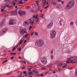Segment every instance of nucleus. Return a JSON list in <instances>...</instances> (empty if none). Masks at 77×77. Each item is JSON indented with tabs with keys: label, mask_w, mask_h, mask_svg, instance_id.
Here are the masks:
<instances>
[{
	"label": "nucleus",
	"mask_w": 77,
	"mask_h": 77,
	"mask_svg": "<svg viewBox=\"0 0 77 77\" xmlns=\"http://www.w3.org/2000/svg\"><path fill=\"white\" fill-rule=\"evenodd\" d=\"M32 26H29V30H30V29H32Z\"/></svg>",
	"instance_id": "nucleus-32"
},
{
	"label": "nucleus",
	"mask_w": 77,
	"mask_h": 77,
	"mask_svg": "<svg viewBox=\"0 0 77 77\" xmlns=\"http://www.w3.org/2000/svg\"><path fill=\"white\" fill-rule=\"evenodd\" d=\"M26 14L25 11H23L21 10H19L18 14L20 16H23V15H25V14Z\"/></svg>",
	"instance_id": "nucleus-6"
},
{
	"label": "nucleus",
	"mask_w": 77,
	"mask_h": 77,
	"mask_svg": "<svg viewBox=\"0 0 77 77\" xmlns=\"http://www.w3.org/2000/svg\"><path fill=\"white\" fill-rule=\"evenodd\" d=\"M52 65H53V63H51V64H49L48 65L49 66H51Z\"/></svg>",
	"instance_id": "nucleus-45"
},
{
	"label": "nucleus",
	"mask_w": 77,
	"mask_h": 77,
	"mask_svg": "<svg viewBox=\"0 0 77 77\" xmlns=\"http://www.w3.org/2000/svg\"><path fill=\"white\" fill-rule=\"evenodd\" d=\"M15 47H14L13 48L12 51H14L15 50Z\"/></svg>",
	"instance_id": "nucleus-48"
},
{
	"label": "nucleus",
	"mask_w": 77,
	"mask_h": 77,
	"mask_svg": "<svg viewBox=\"0 0 77 77\" xmlns=\"http://www.w3.org/2000/svg\"><path fill=\"white\" fill-rule=\"evenodd\" d=\"M57 8H60V5L59 4H57L56 5Z\"/></svg>",
	"instance_id": "nucleus-14"
},
{
	"label": "nucleus",
	"mask_w": 77,
	"mask_h": 77,
	"mask_svg": "<svg viewBox=\"0 0 77 77\" xmlns=\"http://www.w3.org/2000/svg\"><path fill=\"white\" fill-rule=\"evenodd\" d=\"M20 4H21V5H23V2H22L21 1H20Z\"/></svg>",
	"instance_id": "nucleus-37"
},
{
	"label": "nucleus",
	"mask_w": 77,
	"mask_h": 77,
	"mask_svg": "<svg viewBox=\"0 0 77 77\" xmlns=\"http://www.w3.org/2000/svg\"><path fill=\"white\" fill-rule=\"evenodd\" d=\"M33 18H35V19H37V18H38V14H36L35 15H34Z\"/></svg>",
	"instance_id": "nucleus-13"
},
{
	"label": "nucleus",
	"mask_w": 77,
	"mask_h": 77,
	"mask_svg": "<svg viewBox=\"0 0 77 77\" xmlns=\"http://www.w3.org/2000/svg\"><path fill=\"white\" fill-rule=\"evenodd\" d=\"M24 30H26V29L25 28L24 29H20L19 30L20 33L21 34V35H24V32L26 33H27V32H26Z\"/></svg>",
	"instance_id": "nucleus-5"
},
{
	"label": "nucleus",
	"mask_w": 77,
	"mask_h": 77,
	"mask_svg": "<svg viewBox=\"0 0 77 77\" xmlns=\"http://www.w3.org/2000/svg\"><path fill=\"white\" fill-rule=\"evenodd\" d=\"M9 24L10 25H14V21L13 19H11L9 20Z\"/></svg>",
	"instance_id": "nucleus-10"
},
{
	"label": "nucleus",
	"mask_w": 77,
	"mask_h": 77,
	"mask_svg": "<svg viewBox=\"0 0 77 77\" xmlns=\"http://www.w3.org/2000/svg\"><path fill=\"white\" fill-rule=\"evenodd\" d=\"M3 33L2 31H1L0 32V36L2 35L3 34Z\"/></svg>",
	"instance_id": "nucleus-22"
},
{
	"label": "nucleus",
	"mask_w": 77,
	"mask_h": 77,
	"mask_svg": "<svg viewBox=\"0 0 77 77\" xmlns=\"http://www.w3.org/2000/svg\"><path fill=\"white\" fill-rule=\"evenodd\" d=\"M46 3H47V0H45L43 3V6H45V4H46Z\"/></svg>",
	"instance_id": "nucleus-17"
},
{
	"label": "nucleus",
	"mask_w": 77,
	"mask_h": 77,
	"mask_svg": "<svg viewBox=\"0 0 77 77\" xmlns=\"http://www.w3.org/2000/svg\"><path fill=\"white\" fill-rule=\"evenodd\" d=\"M69 6L70 7V8L73 7L74 6V5H75V2L73 1H71L69 2L68 4Z\"/></svg>",
	"instance_id": "nucleus-3"
},
{
	"label": "nucleus",
	"mask_w": 77,
	"mask_h": 77,
	"mask_svg": "<svg viewBox=\"0 0 77 77\" xmlns=\"http://www.w3.org/2000/svg\"><path fill=\"white\" fill-rule=\"evenodd\" d=\"M26 9H30V7L29 6H28L26 7Z\"/></svg>",
	"instance_id": "nucleus-27"
},
{
	"label": "nucleus",
	"mask_w": 77,
	"mask_h": 77,
	"mask_svg": "<svg viewBox=\"0 0 77 77\" xmlns=\"http://www.w3.org/2000/svg\"><path fill=\"white\" fill-rule=\"evenodd\" d=\"M44 44V42L39 40L35 43V45L37 47H42Z\"/></svg>",
	"instance_id": "nucleus-1"
},
{
	"label": "nucleus",
	"mask_w": 77,
	"mask_h": 77,
	"mask_svg": "<svg viewBox=\"0 0 77 77\" xmlns=\"http://www.w3.org/2000/svg\"><path fill=\"white\" fill-rule=\"evenodd\" d=\"M36 4H34L33 5V6H34V7H36Z\"/></svg>",
	"instance_id": "nucleus-51"
},
{
	"label": "nucleus",
	"mask_w": 77,
	"mask_h": 77,
	"mask_svg": "<svg viewBox=\"0 0 77 77\" xmlns=\"http://www.w3.org/2000/svg\"><path fill=\"white\" fill-rule=\"evenodd\" d=\"M11 1V0H5V2H6V3L10 2Z\"/></svg>",
	"instance_id": "nucleus-16"
},
{
	"label": "nucleus",
	"mask_w": 77,
	"mask_h": 77,
	"mask_svg": "<svg viewBox=\"0 0 77 77\" xmlns=\"http://www.w3.org/2000/svg\"><path fill=\"white\" fill-rule=\"evenodd\" d=\"M26 42H27V40H25L24 41V43H26Z\"/></svg>",
	"instance_id": "nucleus-64"
},
{
	"label": "nucleus",
	"mask_w": 77,
	"mask_h": 77,
	"mask_svg": "<svg viewBox=\"0 0 77 77\" xmlns=\"http://www.w3.org/2000/svg\"><path fill=\"white\" fill-rule=\"evenodd\" d=\"M11 72H9L8 73H7V75H11Z\"/></svg>",
	"instance_id": "nucleus-40"
},
{
	"label": "nucleus",
	"mask_w": 77,
	"mask_h": 77,
	"mask_svg": "<svg viewBox=\"0 0 77 77\" xmlns=\"http://www.w3.org/2000/svg\"><path fill=\"white\" fill-rule=\"evenodd\" d=\"M7 7H8V8H10V6L9 5H7Z\"/></svg>",
	"instance_id": "nucleus-53"
},
{
	"label": "nucleus",
	"mask_w": 77,
	"mask_h": 77,
	"mask_svg": "<svg viewBox=\"0 0 77 77\" xmlns=\"http://www.w3.org/2000/svg\"><path fill=\"white\" fill-rule=\"evenodd\" d=\"M7 30H8V29L6 28H5L2 29V32L4 33H6L7 32Z\"/></svg>",
	"instance_id": "nucleus-11"
},
{
	"label": "nucleus",
	"mask_w": 77,
	"mask_h": 77,
	"mask_svg": "<svg viewBox=\"0 0 77 77\" xmlns=\"http://www.w3.org/2000/svg\"><path fill=\"white\" fill-rule=\"evenodd\" d=\"M63 21H64L63 19H61L60 20V22H63Z\"/></svg>",
	"instance_id": "nucleus-41"
},
{
	"label": "nucleus",
	"mask_w": 77,
	"mask_h": 77,
	"mask_svg": "<svg viewBox=\"0 0 77 77\" xmlns=\"http://www.w3.org/2000/svg\"><path fill=\"white\" fill-rule=\"evenodd\" d=\"M69 5L67 4V5L65 7V9L66 10H68V9H70V7H69Z\"/></svg>",
	"instance_id": "nucleus-12"
},
{
	"label": "nucleus",
	"mask_w": 77,
	"mask_h": 77,
	"mask_svg": "<svg viewBox=\"0 0 77 77\" xmlns=\"http://www.w3.org/2000/svg\"><path fill=\"white\" fill-rule=\"evenodd\" d=\"M27 21L29 22V24H30L31 25L33 26V25L34 23H35V21H36V20H32V19H31V18H30L29 19V20H28Z\"/></svg>",
	"instance_id": "nucleus-7"
},
{
	"label": "nucleus",
	"mask_w": 77,
	"mask_h": 77,
	"mask_svg": "<svg viewBox=\"0 0 77 77\" xmlns=\"http://www.w3.org/2000/svg\"><path fill=\"white\" fill-rule=\"evenodd\" d=\"M41 62L43 63L44 65H46L47 63V58L43 57V58H42V60H41Z\"/></svg>",
	"instance_id": "nucleus-4"
},
{
	"label": "nucleus",
	"mask_w": 77,
	"mask_h": 77,
	"mask_svg": "<svg viewBox=\"0 0 77 77\" xmlns=\"http://www.w3.org/2000/svg\"><path fill=\"white\" fill-rule=\"evenodd\" d=\"M14 58V57H11L10 58V59L12 60Z\"/></svg>",
	"instance_id": "nucleus-38"
},
{
	"label": "nucleus",
	"mask_w": 77,
	"mask_h": 77,
	"mask_svg": "<svg viewBox=\"0 0 77 77\" xmlns=\"http://www.w3.org/2000/svg\"><path fill=\"white\" fill-rule=\"evenodd\" d=\"M32 73V72H29V75H30Z\"/></svg>",
	"instance_id": "nucleus-42"
},
{
	"label": "nucleus",
	"mask_w": 77,
	"mask_h": 77,
	"mask_svg": "<svg viewBox=\"0 0 77 77\" xmlns=\"http://www.w3.org/2000/svg\"><path fill=\"white\" fill-rule=\"evenodd\" d=\"M23 39H21V40L20 41V42H19V44H22V43H23V41L22 40Z\"/></svg>",
	"instance_id": "nucleus-15"
},
{
	"label": "nucleus",
	"mask_w": 77,
	"mask_h": 77,
	"mask_svg": "<svg viewBox=\"0 0 77 77\" xmlns=\"http://www.w3.org/2000/svg\"><path fill=\"white\" fill-rule=\"evenodd\" d=\"M28 35H29V34H27L25 35V38H27V36H28Z\"/></svg>",
	"instance_id": "nucleus-31"
},
{
	"label": "nucleus",
	"mask_w": 77,
	"mask_h": 77,
	"mask_svg": "<svg viewBox=\"0 0 77 77\" xmlns=\"http://www.w3.org/2000/svg\"><path fill=\"white\" fill-rule=\"evenodd\" d=\"M36 5H39V1H36Z\"/></svg>",
	"instance_id": "nucleus-28"
},
{
	"label": "nucleus",
	"mask_w": 77,
	"mask_h": 77,
	"mask_svg": "<svg viewBox=\"0 0 77 77\" xmlns=\"http://www.w3.org/2000/svg\"><path fill=\"white\" fill-rule=\"evenodd\" d=\"M17 10H14V11H11V16L12 15H17Z\"/></svg>",
	"instance_id": "nucleus-8"
},
{
	"label": "nucleus",
	"mask_w": 77,
	"mask_h": 77,
	"mask_svg": "<svg viewBox=\"0 0 77 77\" xmlns=\"http://www.w3.org/2000/svg\"><path fill=\"white\" fill-rule=\"evenodd\" d=\"M75 76L77 77V68H76V70L75 71Z\"/></svg>",
	"instance_id": "nucleus-18"
},
{
	"label": "nucleus",
	"mask_w": 77,
	"mask_h": 77,
	"mask_svg": "<svg viewBox=\"0 0 77 77\" xmlns=\"http://www.w3.org/2000/svg\"><path fill=\"white\" fill-rule=\"evenodd\" d=\"M44 16V14H42V15L41 16L42 18H43V16Z\"/></svg>",
	"instance_id": "nucleus-60"
},
{
	"label": "nucleus",
	"mask_w": 77,
	"mask_h": 77,
	"mask_svg": "<svg viewBox=\"0 0 77 77\" xmlns=\"http://www.w3.org/2000/svg\"><path fill=\"white\" fill-rule=\"evenodd\" d=\"M3 11H4V9L2 8V9L1 11H2V12H3Z\"/></svg>",
	"instance_id": "nucleus-61"
},
{
	"label": "nucleus",
	"mask_w": 77,
	"mask_h": 77,
	"mask_svg": "<svg viewBox=\"0 0 77 77\" xmlns=\"http://www.w3.org/2000/svg\"><path fill=\"white\" fill-rule=\"evenodd\" d=\"M49 7V5H48L47 6L45 7V9H47V8H48Z\"/></svg>",
	"instance_id": "nucleus-34"
},
{
	"label": "nucleus",
	"mask_w": 77,
	"mask_h": 77,
	"mask_svg": "<svg viewBox=\"0 0 77 77\" xmlns=\"http://www.w3.org/2000/svg\"><path fill=\"white\" fill-rule=\"evenodd\" d=\"M65 65V63H61L59 65L60 66H62V65Z\"/></svg>",
	"instance_id": "nucleus-21"
},
{
	"label": "nucleus",
	"mask_w": 77,
	"mask_h": 77,
	"mask_svg": "<svg viewBox=\"0 0 77 77\" xmlns=\"http://www.w3.org/2000/svg\"><path fill=\"white\" fill-rule=\"evenodd\" d=\"M25 67H23L21 68V69H25Z\"/></svg>",
	"instance_id": "nucleus-63"
},
{
	"label": "nucleus",
	"mask_w": 77,
	"mask_h": 77,
	"mask_svg": "<svg viewBox=\"0 0 77 77\" xmlns=\"http://www.w3.org/2000/svg\"><path fill=\"white\" fill-rule=\"evenodd\" d=\"M26 73H27V72L26 71H24L23 72V74H26Z\"/></svg>",
	"instance_id": "nucleus-46"
},
{
	"label": "nucleus",
	"mask_w": 77,
	"mask_h": 77,
	"mask_svg": "<svg viewBox=\"0 0 77 77\" xmlns=\"http://www.w3.org/2000/svg\"><path fill=\"white\" fill-rule=\"evenodd\" d=\"M17 50L19 51H20L21 50V47H20V48H18Z\"/></svg>",
	"instance_id": "nucleus-24"
},
{
	"label": "nucleus",
	"mask_w": 77,
	"mask_h": 77,
	"mask_svg": "<svg viewBox=\"0 0 77 77\" xmlns=\"http://www.w3.org/2000/svg\"><path fill=\"white\" fill-rule=\"evenodd\" d=\"M48 72H45V75L47 74H48Z\"/></svg>",
	"instance_id": "nucleus-58"
},
{
	"label": "nucleus",
	"mask_w": 77,
	"mask_h": 77,
	"mask_svg": "<svg viewBox=\"0 0 77 77\" xmlns=\"http://www.w3.org/2000/svg\"><path fill=\"white\" fill-rule=\"evenodd\" d=\"M29 38H30V37L28 36L27 37V40H29Z\"/></svg>",
	"instance_id": "nucleus-54"
},
{
	"label": "nucleus",
	"mask_w": 77,
	"mask_h": 77,
	"mask_svg": "<svg viewBox=\"0 0 77 77\" xmlns=\"http://www.w3.org/2000/svg\"><path fill=\"white\" fill-rule=\"evenodd\" d=\"M12 5L13 6H15V2H12Z\"/></svg>",
	"instance_id": "nucleus-30"
},
{
	"label": "nucleus",
	"mask_w": 77,
	"mask_h": 77,
	"mask_svg": "<svg viewBox=\"0 0 77 77\" xmlns=\"http://www.w3.org/2000/svg\"><path fill=\"white\" fill-rule=\"evenodd\" d=\"M25 24H26V25H27V26H28V25H29V22L28 21L27 22H25Z\"/></svg>",
	"instance_id": "nucleus-26"
},
{
	"label": "nucleus",
	"mask_w": 77,
	"mask_h": 77,
	"mask_svg": "<svg viewBox=\"0 0 77 77\" xmlns=\"http://www.w3.org/2000/svg\"><path fill=\"white\" fill-rule=\"evenodd\" d=\"M40 75H41V76H44V75L43 74H42Z\"/></svg>",
	"instance_id": "nucleus-55"
},
{
	"label": "nucleus",
	"mask_w": 77,
	"mask_h": 77,
	"mask_svg": "<svg viewBox=\"0 0 77 77\" xmlns=\"http://www.w3.org/2000/svg\"><path fill=\"white\" fill-rule=\"evenodd\" d=\"M6 7H7V5H5L2 6V8H4V9H5Z\"/></svg>",
	"instance_id": "nucleus-19"
},
{
	"label": "nucleus",
	"mask_w": 77,
	"mask_h": 77,
	"mask_svg": "<svg viewBox=\"0 0 77 77\" xmlns=\"http://www.w3.org/2000/svg\"><path fill=\"white\" fill-rule=\"evenodd\" d=\"M35 72V73H36V74H38V73H39V72L36 71H35V70H33V72Z\"/></svg>",
	"instance_id": "nucleus-23"
},
{
	"label": "nucleus",
	"mask_w": 77,
	"mask_h": 77,
	"mask_svg": "<svg viewBox=\"0 0 77 77\" xmlns=\"http://www.w3.org/2000/svg\"><path fill=\"white\" fill-rule=\"evenodd\" d=\"M62 0H58V2H62Z\"/></svg>",
	"instance_id": "nucleus-57"
},
{
	"label": "nucleus",
	"mask_w": 77,
	"mask_h": 77,
	"mask_svg": "<svg viewBox=\"0 0 77 77\" xmlns=\"http://www.w3.org/2000/svg\"><path fill=\"white\" fill-rule=\"evenodd\" d=\"M15 55V54H16V52H14V53H10V55Z\"/></svg>",
	"instance_id": "nucleus-20"
},
{
	"label": "nucleus",
	"mask_w": 77,
	"mask_h": 77,
	"mask_svg": "<svg viewBox=\"0 0 77 77\" xmlns=\"http://www.w3.org/2000/svg\"><path fill=\"white\" fill-rule=\"evenodd\" d=\"M40 7H38V9L37 10V11H39L40 10Z\"/></svg>",
	"instance_id": "nucleus-59"
},
{
	"label": "nucleus",
	"mask_w": 77,
	"mask_h": 77,
	"mask_svg": "<svg viewBox=\"0 0 77 77\" xmlns=\"http://www.w3.org/2000/svg\"><path fill=\"white\" fill-rule=\"evenodd\" d=\"M8 60H6L4 61L5 62H7Z\"/></svg>",
	"instance_id": "nucleus-62"
},
{
	"label": "nucleus",
	"mask_w": 77,
	"mask_h": 77,
	"mask_svg": "<svg viewBox=\"0 0 77 77\" xmlns=\"http://www.w3.org/2000/svg\"><path fill=\"white\" fill-rule=\"evenodd\" d=\"M51 59H53V55H52L51 56Z\"/></svg>",
	"instance_id": "nucleus-50"
},
{
	"label": "nucleus",
	"mask_w": 77,
	"mask_h": 77,
	"mask_svg": "<svg viewBox=\"0 0 77 77\" xmlns=\"http://www.w3.org/2000/svg\"><path fill=\"white\" fill-rule=\"evenodd\" d=\"M20 44H19V43H18L16 45V47H18V45H20Z\"/></svg>",
	"instance_id": "nucleus-44"
},
{
	"label": "nucleus",
	"mask_w": 77,
	"mask_h": 77,
	"mask_svg": "<svg viewBox=\"0 0 77 77\" xmlns=\"http://www.w3.org/2000/svg\"><path fill=\"white\" fill-rule=\"evenodd\" d=\"M31 11L32 13H34V12H35V10H32Z\"/></svg>",
	"instance_id": "nucleus-35"
},
{
	"label": "nucleus",
	"mask_w": 77,
	"mask_h": 77,
	"mask_svg": "<svg viewBox=\"0 0 77 77\" xmlns=\"http://www.w3.org/2000/svg\"><path fill=\"white\" fill-rule=\"evenodd\" d=\"M42 70H43V69L45 70V69H46V68H45V67H43V68H42Z\"/></svg>",
	"instance_id": "nucleus-43"
},
{
	"label": "nucleus",
	"mask_w": 77,
	"mask_h": 77,
	"mask_svg": "<svg viewBox=\"0 0 77 77\" xmlns=\"http://www.w3.org/2000/svg\"><path fill=\"white\" fill-rule=\"evenodd\" d=\"M56 34V32L54 30H53L51 32L50 37L52 39H54L55 38Z\"/></svg>",
	"instance_id": "nucleus-2"
},
{
	"label": "nucleus",
	"mask_w": 77,
	"mask_h": 77,
	"mask_svg": "<svg viewBox=\"0 0 77 77\" xmlns=\"http://www.w3.org/2000/svg\"><path fill=\"white\" fill-rule=\"evenodd\" d=\"M53 22H51L47 26V29H51V27H53Z\"/></svg>",
	"instance_id": "nucleus-9"
},
{
	"label": "nucleus",
	"mask_w": 77,
	"mask_h": 77,
	"mask_svg": "<svg viewBox=\"0 0 77 77\" xmlns=\"http://www.w3.org/2000/svg\"><path fill=\"white\" fill-rule=\"evenodd\" d=\"M39 17L38 18L37 20L35 22L36 23L38 22V21L39 20Z\"/></svg>",
	"instance_id": "nucleus-36"
},
{
	"label": "nucleus",
	"mask_w": 77,
	"mask_h": 77,
	"mask_svg": "<svg viewBox=\"0 0 77 77\" xmlns=\"http://www.w3.org/2000/svg\"><path fill=\"white\" fill-rule=\"evenodd\" d=\"M57 4V3H56V2H52V4L53 5H56Z\"/></svg>",
	"instance_id": "nucleus-25"
},
{
	"label": "nucleus",
	"mask_w": 77,
	"mask_h": 77,
	"mask_svg": "<svg viewBox=\"0 0 77 77\" xmlns=\"http://www.w3.org/2000/svg\"><path fill=\"white\" fill-rule=\"evenodd\" d=\"M69 61H66V63H69Z\"/></svg>",
	"instance_id": "nucleus-47"
},
{
	"label": "nucleus",
	"mask_w": 77,
	"mask_h": 77,
	"mask_svg": "<svg viewBox=\"0 0 77 77\" xmlns=\"http://www.w3.org/2000/svg\"><path fill=\"white\" fill-rule=\"evenodd\" d=\"M35 35H36V36H38V33L37 32H35Z\"/></svg>",
	"instance_id": "nucleus-29"
},
{
	"label": "nucleus",
	"mask_w": 77,
	"mask_h": 77,
	"mask_svg": "<svg viewBox=\"0 0 77 77\" xmlns=\"http://www.w3.org/2000/svg\"><path fill=\"white\" fill-rule=\"evenodd\" d=\"M72 62H73V61L72 60H71L69 62L71 63H72Z\"/></svg>",
	"instance_id": "nucleus-49"
},
{
	"label": "nucleus",
	"mask_w": 77,
	"mask_h": 77,
	"mask_svg": "<svg viewBox=\"0 0 77 77\" xmlns=\"http://www.w3.org/2000/svg\"><path fill=\"white\" fill-rule=\"evenodd\" d=\"M70 24L71 26H72V25H73V24H74V22H71Z\"/></svg>",
	"instance_id": "nucleus-33"
},
{
	"label": "nucleus",
	"mask_w": 77,
	"mask_h": 77,
	"mask_svg": "<svg viewBox=\"0 0 77 77\" xmlns=\"http://www.w3.org/2000/svg\"><path fill=\"white\" fill-rule=\"evenodd\" d=\"M72 58H74V59H75V56H74H74H72Z\"/></svg>",
	"instance_id": "nucleus-52"
},
{
	"label": "nucleus",
	"mask_w": 77,
	"mask_h": 77,
	"mask_svg": "<svg viewBox=\"0 0 77 77\" xmlns=\"http://www.w3.org/2000/svg\"><path fill=\"white\" fill-rule=\"evenodd\" d=\"M63 3H64V1H62L61 2V4H62V5H63Z\"/></svg>",
	"instance_id": "nucleus-56"
},
{
	"label": "nucleus",
	"mask_w": 77,
	"mask_h": 77,
	"mask_svg": "<svg viewBox=\"0 0 77 77\" xmlns=\"http://www.w3.org/2000/svg\"><path fill=\"white\" fill-rule=\"evenodd\" d=\"M48 68H52V66H50L48 65Z\"/></svg>",
	"instance_id": "nucleus-39"
}]
</instances>
